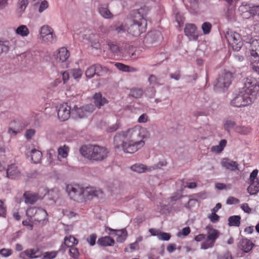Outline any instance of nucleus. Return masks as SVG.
<instances>
[{
  "label": "nucleus",
  "instance_id": "obj_1",
  "mask_svg": "<svg viewBox=\"0 0 259 259\" xmlns=\"http://www.w3.org/2000/svg\"><path fill=\"white\" fill-rule=\"evenodd\" d=\"M148 130L136 125L125 131L117 133L114 138L115 148H121L124 153L133 154L145 145V140L149 137Z\"/></svg>",
  "mask_w": 259,
  "mask_h": 259
},
{
  "label": "nucleus",
  "instance_id": "obj_2",
  "mask_svg": "<svg viewBox=\"0 0 259 259\" xmlns=\"http://www.w3.org/2000/svg\"><path fill=\"white\" fill-rule=\"evenodd\" d=\"M66 191L71 199L78 202L92 199L95 197H99L103 193L100 190L91 187L83 189L76 184L68 185L66 187Z\"/></svg>",
  "mask_w": 259,
  "mask_h": 259
},
{
  "label": "nucleus",
  "instance_id": "obj_3",
  "mask_svg": "<svg viewBox=\"0 0 259 259\" xmlns=\"http://www.w3.org/2000/svg\"><path fill=\"white\" fill-rule=\"evenodd\" d=\"M80 151L83 156L91 160L97 161L104 160L109 153V151L106 147L97 145L82 146Z\"/></svg>",
  "mask_w": 259,
  "mask_h": 259
},
{
  "label": "nucleus",
  "instance_id": "obj_4",
  "mask_svg": "<svg viewBox=\"0 0 259 259\" xmlns=\"http://www.w3.org/2000/svg\"><path fill=\"white\" fill-rule=\"evenodd\" d=\"M233 78V74L224 70L215 81L213 82V89L216 92H221L227 89L231 84Z\"/></svg>",
  "mask_w": 259,
  "mask_h": 259
},
{
  "label": "nucleus",
  "instance_id": "obj_5",
  "mask_svg": "<svg viewBox=\"0 0 259 259\" xmlns=\"http://www.w3.org/2000/svg\"><path fill=\"white\" fill-rule=\"evenodd\" d=\"M249 37L251 36L246 37L244 36L243 38H241L240 34L232 30L227 31L226 34L227 41L232 45L233 49L236 51H239L242 47V40L244 41V39Z\"/></svg>",
  "mask_w": 259,
  "mask_h": 259
},
{
  "label": "nucleus",
  "instance_id": "obj_6",
  "mask_svg": "<svg viewBox=\"0 0 259 259\" xmlns=\"http://www.w3.org/2000/svg\"><path fill=\"white\" fill-rule=\"evenodd\" d=\"M147 24V20L141 16L139 20H133V23L128 28L127 31L133 36H138L146 31Z\"/></svg>",
  "mask_w": 259,
  "mask_h": 259
},
{
  "label": "nucleus",
  "instance_id": "obj_7",
  "mask_svg": "<svg viewBox=\"0 0 259 259\" xmlns=\"http://www.w3.org/2000/svg\"><path fill=\"white\" fill-rule=\"evenodd\" d=\"M259 91V82L253 77L244 79L243 87L241 91L247 96L255 94Z\"/></svg>",
  "mask_w": 259,
  "mask_h": 259
},
{
  "label": "nucleus",
  "instance_id": "obj_8",
  "mask_svg": "<svg viewBox=\"0 0 259 259\" xmlns=\"http://www.w3.org/2000/svg\"><path fill=\"white\" fill-rule=\"evenodd\" d=\"M252 101L250 97L243 92L240 91L231 101V105L236 107H245L251 104Z\"/></svg>",
  "mask_w": 259,
  "mask_h": 259
},
{
  "label": "nucleus",
  "instance_id": "obj_9",
  "mask_svg": "<svg viewBox=\"0 0 259 259\" xmlns=\"http://www.w3.org/2000/svg\"><path fill=\"white\" fill-rule=\"evenodd\" d=\"M40 35V39L46 44H52L56 41L55 33L53 28L48 25H45L41 27Z\"/></svg>",
  "mask_w": 259,
  "mask_h": 259
},
{
  "label": "nucleus",
  "instance_id": "obj_10",
  "mask_svg": "<svg viewBox=\"0 0 259 259\" xmlns=\"http://www.w3.org/2000/svg\"><path fill=\"white\" fill-rule=\"evenodd\" d=\"M220 235L219 232L214 229L210 228L208 230L207 236L205 241L203 242L201 245V248L206 249L212 247L217 239Z\"/></svg>",
  "mask_w": 259,
  "mask_h": 259
},
{
  "label": "nucleus",
  "instance_id": "obj_11",
  "mask_svg": "<svg viewBox=\"0 0 259 259\" xmlns=\"http://www.w3.org/2000/svg\"><path fill=\"white\" fill-rule=\"evenodd\" d=\"M26 215L27 217L32 218L34 217L35 221L38 222L46 220L47 218L48 214L46 210L41 208H36L31 207L26 210Z\"/></svg>",
  "mask_w": 259,
  "mask_h": 259
},
{
  "label": "nucleus",
  "instance_id": "obj_12",
  "mask_svg": "<svg viewBox=\"0 0 259 259\" xmlns=\"http://www.w3.org/2000/svg\"><path fill=\"white\" fill-rule=\"evenodd\" d=\"M244 41L250 45V55L253 60L257 63L259 62V40L253 38L252 37L244 39Z\"/></svg>",
  "mask_w": 259,
  "mask_h": 259
},
{
  "label": "nucleus",
  "instance_id": "obj_13",
  "mask_svg": "<svg viewBox=\"0 0 259 259\" xmlns=\"http://www.w3.org/2000/svg\"><path fill=\"white\" fill-rule=\"evenodd\" d=\"M27 125V124L20 122L19 120H14L10 124L8 133L11 136H15L20 133Z\"/></svg>",
  "mask_w": 259,
  "mask_h": 259
},
{
  "label": "nucleus",
  "instance_id": "obj_14",
  "mask_svg": "<svg viewBox=\"0 0 259 259\" xmlns=\"http://www.w3.org/2000/svg\"><path fill=\"white\" fill-rule=\"evenodd\" d=\"M185 35L191 40H197L198 33L196 25L194 24H187L184 28Z\"/></svg>",
  "mask_w": 259,
  "mask_h": 259
},
{
  "label": "nucleus",
  "instance_id": "obj_15",
  "mask_svg": "<svg viewBox=\"0 0 259 259\" xmlns=\"http://www.w3.org/2000/svg\"><path fill=\"white\" fill-rule=\"evenodd\" d=\"M162 166L164 165L163 162H160L158 163V165L156 167L154 166L147 167L142 164H135L131 166V169L136 172L138 173H142L146 171H151L156 168L158 165Z\"/></svg>",
  "mask_w": 259,
  "mask_h": 259
},
{
  "label": "nucleus",
  "instance_id": "obj_16",
  "mask_svg": "<svg viewBox=\"0 0 259 259\" xmlns=\"http://www.w3.org/2000/svg\"><path fill=\"white\" fill-rule=\"evenodd\" d=\"M221 165L223 167L231 171H235L239 169V164L234 161L228 158H223L221 160Z\"/></svg>",
  "mask_w": 259,
  "mask_h": 259
},
{
  "label": "nucleus",
  "instance_id": "obj_17",
  "mask_svg": "<svg viewBox=\"0 0 259 259\" xmlns=\"http://www.w3.org/2000/svg\"><path fill=\"white\" fill-rule=\"evenodd\" d=\"M21 176V172L17 166L15 164H11L8 166L7 169V176L10 179H14L18 178Z\"/></svg>",
  "mask_w": 259,
  "mask_h": 259
},
{
  "label": "nucleus",
  "instance_id": "obj_18",
  "mask_svg": "<svg viewBox=\"0 0 259 259\" xmlns=\"http://www.w3.org/2000/svg\"><path fill=\"white\" fill-rule=\"evenodd\" d=\"M254 244L252 243V242L247 238H243L242 239L240 242L239 244V248L244 252H250Z\"/></svg>",
  "mask_w": 259,
  "mask_h": 259
},
{
  "label": "nucleus",
  "instance_id": "obj_19",
  "mask_svg": "<svg viewBox=\"0 0 259 259\" xmlns=\"http://www.w3.org/2000/svg\"><path fill=\"white\" fill-rule=\"evenodd\" d=\"M38 249H27L20 253L19 257L22 259H32L39 257L36 255Z\"/></svg>",
  "mask_w": 259,
  "mask_h": 259
},
{
  "label": "nucleus",
  "instance_id": "obj_20",
  "mask_svg": "<svg viewBox=\"0 0 259 259\" xmlns=\"http://www.w3.org/2000/svg\"><path fill=\"white\" fill-rule=\"evenodd\" d=\"M105 230L109 235H115L117 236L116 238L117 242H122L125 239V231L123 230H116L107 227Z\"/></svg>",
  "mask_w": 259,
  "mask_h": 259
},
{
  "label": "nucleus",
  "instance_id": "obj_21",
  "mask_svg": "<svg viewBox=\"0 0 259 259\" xmlns=\"http://www.w3.org/2000/svg\"><path fill=\"white\" fill-rule=\"evenodd\" d=\"M23 197L26 203H29L31 204H34L40 198L37 193H33L30 191L25 192L23 194Z\"/></svg>",
  "mask_w": 259,
  "mask_h": 259
},
{
  "label": "nucleus",
  "instance_id": "obj_22",
  "mask_svg": "<svg viewBox=\"0 0 259 259\" xmlns=\"http://www.w3.org/2000/svg\"><path fill=\"white\" fill-rule=\"evenodd\" d=\"M94 103L95 105L98 108H100L105 104L108 103L107 100L103 97L101 93H96L93 96Z\"/></svg>",
  "mask_w": 259,
  "mask_h": 259
},
{
  "label": "nucleus",
  "instance_id": "obj_23",
  "mask_svg": "<svg viewBox=\"0 0 259 259\" xmlns=\"http://www.w3.org/2000/svg\"><path fill=\"white\" fill-rule=\"evenodd\" d=\"M54 112L57 113H71V106L67 103L59 104L55 107Z\"/></svg>",
  "mask_w": 259,
  "mask_h": 259
},
{
  "label": "nucleus",
  "instance_id": "obj_24",
  "mask_svg": "<svg viewBox=\"0 0 259 259\" xmlns=\"http://www.w3.org/2000/svg\"><path fill=\"white\" fill-rule=\"evenodd\" d=\"M161 37V34L159 31H153L147 34L146 39L151 44H153L160 40Z\"/></svg>",
  "mask_w": 259,
  "mask_h": 259
},
{
  "label": "nucleus",
  "instance_id": "obj_25",
  "mask_svg": "<svg viewBox=\"0 0 259 259\" xmlns=\"http://www.w3.org/2000/svg\"><path fill=\"white\" fill-rule=\"evenodd\" d=\"M28 5V0H19L17 4L16 13L18 16H21L25 12Z\"/></svg>",
  "mask_w": 259,
  "mask_h": 259
},
{
  "label": "nucleus",
  "instance_id": "obj_26",
  "mask_svg": "<svg viewBox=\"0 0 259 259\" xmlns=\"http://www.w3.org/2000/svg\"><path fill=\"white\" fill-rule=\"evenodd\" d=\"M97 243L103 246H113L115 244V241L109 236H105L100 238L98 240Z\"/></svg>",
  "mask_w": 259,
  "mask_h": 259
},
{
  "label": "nucleus",
  "instance_id": "obj_27",
  "mask_svg": "<svg viewBox=\"0 0 259 259\" xmlns=\"http://www.w3.org/2000/svg\"><path fill=\"white\" fill-rule=\"evenodd\" d=\"M241 16L244 19H249L254 16L252 13V8L249 5L242 6L240 7Z\"/></svg>",
  "mask_w": 259,
  "mask_h": 259
},
{
  "label": "nucleus",
  "instance_id": "obj_28",
  "mask_svg": "<svg viewBox=\"0 0 259 259\" xmlns=\"http://www.w3.org/2000/svg\"><path fill=\"white\" fill-rule=\"evenodd\" d=\"M250 181L251 183L247 188V191L251 195L256 194L259 192V180L256 179V180Z\"/></svg>",
  "mask_w": 259,
  "mask_h": 259
},
{
  "label": "nucleus",
  "instance_id": "obj_29",
  "mask_svg": "<svg viewBox=\"0 0 259 259\" xmlns=\"http://www.w3.org/2000/svg\"><path fill=\"white\" fill-rule=\"evenodd\" d=\"M95 64L96 72V74L98 76H106L109 71V68L106 66H104L98 63Z\"/></svg>",
  "mask_w": 259,
  "mask_h": 259
},
{
  "label": "nucleus",
  "instance_id": "obj_30",
  "mask_svg": "<svg viewBox=\"0 0 259 259\" xmlns=\"http://www.w3.org/2000/svg\"><path fill=\"white\" fill-rule=\"evenodd\" d=\"M99 14L105 19H111L113 15L110 12L107 7L104 6H101L98 9Z\"/></svg>",
  "mask_w": 259,
  "mask_h": 259
},
{
  "label": "nucleus",
  "instance_id": "obj_31",
  "mask_svg": "<svg viewBox=\"0 0 259 259\" xmlns=\"http://www.w3.org/2000/svg\"><path fill=\"white\" fill-rule=\"evenodd\" d=\"M42 153L41 152L35 149H34L31 151V160L34 163H39L41 160L42 158Z\"/></svg>",
  "mask_w": 259,
  "mask_h": 259
},
{
  "label": "nucleus",
  "instance_id": "obj_32",
  "mask_svg": "<svg viewBox=\"0 0 259 259\" xmlns=\"http://www.w3.org/2000/svg\"><path fill=\"white\" fill-rule=\"evenodd\" d=\"M227 141L225 139L222 140L219 145L213 146L211 148V151L217 153L221 152L226 147Z\"/></svg>",
  "mask_w": 259,
  "mask_h": 259
},
{
  "label": "nucleus",
  "instance_id": "obj_33",
  "mask_svg": "<svg viewBox=\"0 0 259 259\" xmlns=\"http://www.w3.org/2000/svg\"><path fill=\"white\" fill-rule=\"evenodd\" d=\"M112 31H116L118 34L125 32V28L124 26L119 22H115L111 25Z\"/></svg>",
  "mask_w": 259,
  "mask_h": 259
},
{
  "label": "nucleus",
  "instance_id": "obj_34",
  "mask_svg": "<svg viewBox=\"0 0 259 259\" xmlns=\"http://www.w3.org/2000/svg\"><path fill=\"white\" fill-rule=\"evenodd\" d=\"M69 57V53L65 48H61L59 49L58 57L61 62H65Z\"/></svg>",
  "mask_w": 259,
  "mask_h": 259
},
{
  "label": "nucleus",
  "instance_id": "obj_35",
  "mask_svg": "<svg viewBox=\"0 0 259 259\" xmlns=\"http://www.w3.org/2000/svg\"><path fill=\"white\" fill-rule=\"evenodd\" d=\"M78 243L77 240L73 236L70 235L68 237H66L64 238V244L67 247H71L74 246L75 245Z\"/></svg>",
  "mask_w": 259,
  "mask_h": 259
},
{
  "label": "nucleus",
  "instance_id": "obj_36",
  "mask_svg": "<svg viewBox=\"0 0 259 259\" xmlns=\"http://www.w3.org/2000/svg\"><path fill=\"white\" fill-rule=\"evenodd\" d=\"M16 33L23 37L27 36L29 34V30L26 25H21L16 29Z\"/></svg>",
  "mask_w": 259,
  "mask_h": 259
},
{
  "label": "nucleus",
  "instance_id": "obj_37",
  "mask_svg": "<svg viewBox=\"0 0 259 259\" xmlns=\"http://www.w3.org/2000/svg\"><path fill=\"white\" fill-rule=\"evenodd\" d=\"M241 217L239 215L231 216L228 219V225L230 226L239 227L240 224Z\"/></svg>",
  "mask_w": 259,
  "mask_h": 259
},
{
  "label": "nucleus",
  "instance_id": "obj_38",
  "mask_svg": "<svg viewBox=\"0 0 259 259\" xmlns=\"http://www.w3.org/2000/svg\"><path fill=\"white\" fill-rule=\"evenodd\" d=\"M69 150V147L66 146V145H64L63 147H60L58 150V158H60V157H67L68 156Z\"/></svg>",
  "mask_w": 259,
  "mask_h": 259
},
{
  "label": "nucleus",
  "instance_id": "obj_39",
  "mask_svg": "<svg viewBox=\"0 0 259 259\" xmlns=\"http://www.w3.org/2000/svg\"><path fill=\"white\" fill-rule=\"evenodd\" d=\"M9 41L0 40V56L3 53H6L9 50Z\"/></svg>",
  "mask_w": 259,
  "mask_h": 259
},
{
  "label": "nucleus",
  "instance_id": "obj_40",
  "mask_svg": "<svg viewBox=\"0 0 259 259\" xmlns=\"http://www.w3.org/2000/svg\"><path fill=\"white\" fill-rule=\"evenodd\" d=\"M96 72L95 64H93L88 68L85 74L87 78H92L96 75Z\"/></svg>",
  "mask_w": 259,
  "mask_h": 259
},
{
  "label": "nucleus",
  "instance_id": "obj_41",
  "mask_svg": "<svg viewBox=\"0 0 259 259\" xmlns=\"http://www.w3.org/2000/svg\"><path fill=\"white\" fill-rule=\"evenodd\" d=\"M235 131L240 134L247 135L251 132V129L249 127L238 126L236 127Z\"/></svg>",
  "mask_w": 259,
  "mask_h": 259
},
{
  "label": "nucleus",
  "instance_id": "obj_42",
  "mask_svg": "<svg viewBox=\"0 0 259 259\" xmlns=\"http://www.w3.org/2000/svg\"><path fill=\"white\" fill-rule=\"evenodd\" d=\"M143 94V91L141 89L136 88L131 90L130 95L135 98H141Z\"/></svg>",
  "mask_w": 259,
  "mask_h": 259
},
{
  "label": "nucleus",
  "instance_id": "obj_43",
  "mask_svg": "<svg viewBox=\"0 0 259 259\" xmlns=\"http://www.w3.org/2000/svg\"><path fill=\"white\" fill-rule=\"evenodd\" d=\"M225 17L229 21H233L235 19V11L232 8H228L225 13Z\"/></svg>",
  "mask_w": 259,
  "mask_h": 259
},
{
  "label": "nucleus",
  "instance_id": "obj_44",
  "mask_svg": "<svg viewBox=\"0 0 259 259\" xmlns=\"http://www.w3.org/2000/svg\"><path fill=\"white\" fill-rule=\"evenodd\" d=\"M211 24L208 22H204L201 26V28L204 34H208L211 31Z\"/></svg>",
  "mask_w": 259,
  "mask_h": 259
},
{
  "label": "nucleus",
  "instance_id": "obj_45",
  "mask_svg": "<svg viewBox=\"0 0 259 259\" xmlns=\"http://www.w3.org/2000/svg\"><path fill=\"white\" fill-rule=\"evenodd\" d=\"M189 7L192 12H196L199 9V0H190Z\"/></svg>",
  "mask_w": 259,
  "mask_h": 259
},
{
  "label": "nucleus",
  "instance_id": "obj_46",
  "mask_svg": "<svg viewBox=\"0 0 259 259\" xmlns=\"http://www.w3.org/2000/svg\"><path fill=\"white\" fill-rule=\"evenodd\" d=\"M156 90L153 87H148L147 88L144 92L145 95L148 97V98H153L155 94Z\"/></svg>",
  "mask_w": 259,
  "mask_h": 259
},
{
  "label": "nucleus",
  "instance_id": "obj_47",
  "mask_svg": "<svg viewBox=\"0 0 259 259\" xmlns=\"http://www.w3.org/2000/svg\"><path fill=\"white\" fill-rule=\"evenodd\" d=\"M111 30V26L109 27L104 26V25H101L99 27L98 32L103 34V35H106L108 34Z\"/></svg>",
  "mask_w": 259,
  "mask_h": 259
},
{
  "label": "nucleus",
  "instance_id": "obj_48",
  "mask_svg": "<svg viewBox=\"0 0 259 259\" xmlns=\"http://www.w3.org/2000/svg\"><path fill=\"white\" fill-rule=\"evenodd\" d=\"M71 73L74 79H78L81 77L82 72L80 69H75L71 70Z\"/></svg>",
  "mask_w": 259,
  "mask_h": 259
},
{
  "label": "nucleus",
  "instance_id": "obj_49",
  "mask_svg": "<svg viewBox=\"0 0 259 259\" xmlns=\"http://www.w3.org/2000/svg\"><path fill=\"white\" fill-rule=\"evenodd\" d=\"M108 45L111 51L114 54H118L119 51V47L113 42H109Z\"/></svg>",
  "mask_w": 259,
  "mask_h": 259
},
{
  "label": "nucleus",
  "instance_id": "obj_50",
  "mask_svg": "<svg viewBox=\"0 0 259 259\" xmlns=\"http://www.w3.org/2000/svg\"><path fill=\"white\" fill-rule=\"evenodd\" d=\"M69 254L71 256L76 259L79 255V251L77 248L73 247H69Z\"/></svg>",
  "mask_w": 259,
  "mask_h": 259
},
{
  "label": "nucleus",
  "instance_id": "obj_51",
  "mask_svg": "<svg viewBox=\"0 0 259 259\" xmlns=\"http://www.w3.org/2000/svg\"><path fill=\"white\" fill-rule=\"evenodd\" d=\"M97 235L95 233L91 234L87 238V241L91 246H94L96 243Z\"/></svg>",
  "mask_w": 259,
  "mask_h": 259
},
{
  "label": "nucleus",
  "instance_id": "obj_52",
  "mask_svg": "<svg viewBox=\"0 0 259 259\" xmlns=\"http://www.w3.org/2000/svg\"><path fill=\"white\" fill-rule=\"evenodd\" d=\"M191 232V229L189 227H185L182 230V231L181 232H179L178 233V236L179 237H181V236H186L187 235H188Z\"/></svg>",
  "mask_w": 259,
  "mask_h": 259
},
{
  "label": "nucleus",
  "instance_id": "obj_53",
  "mask_svg": "<svg viewBox=\"0 0 259 259\" xmlns=\"http://www.w3.org/2000/svg\"><path fill=\"white\" fill-rule=\"evenodd\" d=\"M13 251L11 249L3 248L0 250V254L4 257H8L12 255Z\"/></svg>",
  "mask_w": 259,
  "mask_h": 259
},
{
  "label": "nucleus",
  "instance_id": "obj_54",
  "mask_svg": "<svg viewBox=\"0 0 259 259\" xmlns=\"http://www.w3.org/2000/svg\"><path fill=\"white\" fill-rule=\"evenodd\" d=\"M57 255V253L54 251L46 252L43 255L44 259H52L55 258Z\"/></svg>",
  "mask_w": 259,
  "mask_h": 259
},
{
  "label": "nucleus",
  "instance_id": "obj_55",
  "mask_svg": "<svg viewBox=\"0 0 259 259\" xmlns=\"http://www.w3.org/2000/svg\"><path fill=\"white\" fill-rule=\"evenodd\" d=\"M235 125V122L231 120H227L224 124L225 128L229 131L231 129H232Z\"/></svg>",
  "mask_w": 259,
  "mask_h": 259
},
{
  "label": "nucleus",
  "instance_id": "obj_56",
  "mask_svg": "<svg viewBox=\"0 0 259 259\" xmlns=\"http://www.w3.org/2000/svg\"><path fill=\"white\" fill-rule=\"evenodd\" d=\"M170 238V235L169 233L161 232L159 235V239L162 240L167 241Z\"/></svg>",
  "mask_w": 259,
  "mask_h": 259
},
{
  "label": "nucleus",
  "instance_id": "obj_57",
  "mask_svg": "<svg viewBox=\"0 0 259 259\" xmlns=\"http://www.w3.org/2000/svg\"><path fill=\"white\" fill-rule=\"evenodd\" d=\"M115 66L120 71L126 72V69L128 68V66L124 65L121 63H116Z\"/></svg>",
  "mask_w": 259,
  "mask_h": 259
},
{
  "label": "nucleus",
  "instance_id": "obj_58",
  "mask_svg": "<svg viewBox=\"0 0 259 259\" xmlns=\"http://www.w3.org/2000/svg\"><path fill=\"white\" fill-rule=\"evenodd\" d=\"M239 202V200L236 198H235L232 196H230L228 198L226 203L227 204H233L236 203H238Z\"/></svg>",
  "mask_w": 259,
  "mask_h": 259
},
{
  "label": "nucleus",
  "instance_id": "obj_59",
  "mask_svg": "<svg viewBox=\"0 0 259 259\" xmlns=\"http://www.w3.org/2000/svg\"><path fill=\"white\" fill-rule=\"evenodd\" d=\"M49 4L47 1H43L39 6L38 12L39 13L42 12L48 8Z\"/></svg>",
  "mask_w": 259,
  "mask_h": 259
},
{
  "label": "nucleus",
  "instance_id": "obj_60",
  "mask_svg": "<svg viewBox=\"0 0 259 259\" xmlns=\"http://www.w3.org/2000/svg\"><path fill=\"white\" fill-rule=\"evenodd\" d=\"M208 218L212 223H215L219 220V216L216 214V212H212L211 214H209Z\"/></svg>",
  "mask_w": 259,
  "mask_h": 259
},
{
  "label": "nucleus",
  "instance_id": "obj_61",
  "mask_svg": "<svg viewBox=\"0 0 259 259\" xmlns=\"http://www.w3.org/2000/svg\"><path fill=\"white\" fill-rule=\"evenodd\" d=\"M218 259H232V256L230 252L227 251L220 255Z\"/></svg>",
  "mask_w": 259,
  "mask_h": 259
},
{
  "label": "nucleus",
  "instance_id": "obj_62",
  "mask_svg": "<svg viewBox=\"0 0 259 259\" xmlns=\"http://www.w3.org/2000/svg\"><path fill=\"white\" fill-rule=\"evenodd\" d=\"M119 123L116 122V123L108 127V128L107 129V131L110 133L116 131L119 128Z\"/></svg>",
  "mask_w": 259,
  "mask_h": 259
},
{
  "label": "nucleus",
  "instance_id": "obj_63",
  "mask_svg": "<svg viewBox=\"0 0 259 259\" xmlns=\"http://www.w3.org/2000/svg\"><path fill=\"white\" fill-rule=\"evenodd\" d=\"M6 212V208L4 206V202L0 200V216L4 217Z\"/></svg>",
  "mask_w": 259,
  "mask_h": 259
},
{
  "label": "nucleus",
  "instance_id": "obj_64",
  "mask_svg": "<svg viewBox=\"0 0 259 259\" xmlns=\"http://www.w3.org/2000/svg\"><path fill=\"white\" fill-rule=\"evenodd\" d=\"M35 131L32 129L27 130L25 134V137L27 139H30L34 135Z\"/></svg>",
  "mask_w": 259,
  "mask_h": 259
}]
</instances>
